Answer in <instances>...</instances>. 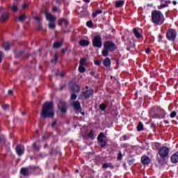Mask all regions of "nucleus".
I'll use <instances>...</instances> for the list:
<instances>
[{
    "mask_svg": "<svg viewBox=\"0 0 178 178\" xmlns=\"http://www.w3.org/2000/svg\"><path fill=\"white\" fill-rule=\"evenodd\" d=\"M41 115L42 118H54L55 116L54 103L52 102H46L44 103Z\"/></svg>",
    "mask_w": 178,
    "mask_h": 178,
    "instance_id": "nucleus-1",
    "label": "nucleus"
},
{
    "mask_svg": "<svg viewBox=\"0 0 178 178\" xmlns=\"http://www.w3.org/2000/svg\"><path fill=\"white\" fill-rule=\"evenodd\" d=\"M116 49V45L113 42L107 41L104 43V49L102 51L103 56H108L109 52L115 51Z\"/></svg>",
    "mask_w": 178,
    "mask_h": 178,
    "instance_id": "nucleus-2",
    "label": "nucleus"
},
{
    "mask_svg": "<svg viewBox=\"0 0 178 178\" xmlns=\"http://www.w3.org/2000/svg\"><path fill=\"white\" fill-rule=\"evenodd\" d=\"M152 20L154 24H162L163 23V15L159 11H153L152 13Z\"/></svg>",
    "mask_w": 178,
    "mask_h": 178,
    "instance_id": "nucleus-3",
    "label": "nucleus"
},
{
    "mask_svg": "<svg viewBox=\"0 0 178 178\" xmlns=\"http://www.w3.org/2000/svg\"><path fill=\"white\" fill-rule=\"evenodd\" d=\"M92 43L94 47L97 48H102V39L101 38V35H96L94 37Z\"/></svg>",
    "mask_w": 178,
    "mask_h": 178,
    "instance_id": "nucleus-4",
    "label": "nucleus"
},
{
    "mask_svg": "<svg viewBox=\"0 0 178 178\" xmlns=\"http://www.w3.org/2000/svg\"><path fill=\"white\" fill-rule=\"evenodd\" d=\"M159 154L161 158H167L169 155V148L163 147L159 150Z\"/></svg>",
    "mask_w": 178,
    "mask_h": 178,
    "instance_id": "nucleus-5",
    "label": "nucleus"
},
{
    "mask_svg": "<svg viewBox=\"0 0 178 178\" xmlns=\"http://www.w3.org/2000/svg\"><path fill=\"white\" fill-rule=\"evenodd\" d=\"M167 38L170 41H173L176 38V31L171 29L167 33Z\"/></svg>",
    "mask_w": 178,
    "mask_h": 178,
    "instance_id": "nucleus-6",
    "label": "nucleus"
},
{
    "mask_svg": "<svg viewBox=\"0 0 178 178\" xmlns=\"http://www.w3.org/2000/svg\"><path fill=\"white\" fill-rule=\"evenodd\" d=\"M72 106L77 113H79V112H81V106L80 105V102L77 101L72 102Z\"/></svg>",
    "mask_w": 178,
    "mask_h": 178,
    "instance_id": "nucleus-7",
    "label": "nucleus"
},
{
    "mask_svg": "<svg viewBox=\"0 0 178 178\" xmlns=\"http://www.w3.org/2000/svg\"><path fill=\"white\" fill-rule=\"evenodd\" d=\"M45 16L49 23H54L56 20V17L48 12H45Z\"/></svg>",
    "mask_w": 178,
    "mask_h": 178,
    "instance_id": "nucleus-8",
    "label": "nucleus"
},
{
    "mask_svg": "<svg viewBox=\"0 0 178 178\" xmlns=\"http://www.w3.org/2000/svg\"><path fill=\"white\" fill-rule=\"evenodd\" d=\"M9 19V13L0 11V22H5Z\"/></svg>",
    "mask_w": 178,
    "mask_h": 178,
    "instance_id": "nucleus-9",
    "label": "nucleus"
},
{
    "mask_svg": "<svg viewBox=\"0 0 178 178\" xmlns=\"http://www.w3.org/2000/svg\"><path fill=\"white\" fill-rule=\"evenodd\" d=\"M97 140L99 143H102V147H105L106 141H105V136L104 135V134L101 133L99 135Z\"/></svg>",
    "mask_w": 178,
    "mask_h": 178,
    "instance_id": "nucleus-10",
    "label": "nucleus"
},
{
    "mask_svg": "<svg viewBox=\"0 0 178 178\" xmlns=\"http://www.w3.org/2000/svg\"><path fill=\"white\" fill-rule=\"evenodd\" d=\"M15 149L17 155L20 156L24 154V146L23 145H17Z\"/></svg>",
    "mask_w": 178,
    "mask_h": 178,
    "instance_id": "nucleus-11",
    "label": "nucleus"
},
{
    "mask_svg": "<svg viewBox=\"0 0 178 178\" xmlns=\"http://www.w3.org/2000/svg\"><path fill=\"white\" fill-rule=\"evenodd\" d=\"M133 32L136 38H141V29L135 28L134 29Z\"/></svg>",
    "mask_w": 178,
    "mask_h": 178,
    "instance_id": "nucleus-12",
    "label": "nucleus"
},
{
    "mask_svg": "<svg viewBox=\"0 0 178 178\" xmlns=\"http://www.w3.org/2000/svg\"><path fill=\"white\" fill-rule=\"evenodd\" d=\"M92 94H94L93 90H86V92H83V95L85 97V98H90Z\"/></svg>",
    "mask_w": 178,
    "mask_h": 178,
    "instance_id": "nucleus-13",
    "label": "nucleus"
},
{
    "mask_svg": "<svg viewBox=\"0 0 178 178\" xmlns=\"http://www.w3.org/2000/svg\"><path fill=\"white\" fill-rule=\"evenodd\" d=\"M58 109L61 111L62 113H65L66 112V104L65 103H60L58 104Z\"/></svg>",
    "mask_w": 178,
    "mask_h": 178,
    "instance_id": "nucleus-14",
    "label": "nucleus"
},
{
    "mask_svg": "<svg viewBox=\"0 0 178 178\" xmlns=\"http://www.w3.org/2000/svg\"><path fill=\"white\" fill-rule=\"evenodd\" d=\"M171 161L172 163H177L178 162V152L175 153L172 156H171Z\"/></svg>",
    "mask_w": 178,
    "mask_h": 178,
    "instance_id": "nucleus-15",
    "label": "nucleus"
},
{
    "mask_svg": "<svg viewBox=\"0 0 178 178\" xmlns=\"http://www.w3.org/2000/svg\"><path fill=\"white\" fill-rule=\"evenodd\" d=\"M141 161H142V163L144 164V165H148V163H149V162H151V160L148 158V156H143L142 158H141Z\"/></svg>",
    "mask_w": 178,
    "mask_h": 178,
    "instance_id": "nucleus-16",
    "label": "nucleus"
},
{
    "mask_svg": "<svg viewBox=\"0 0 178 178\" xmlns=\"http://www.w3.org/2000/svg\"><path fill=\"white\" fill-rule=\"evenodd\" d=\"M161 4L159 6V9H162V8H166L169 3H170V1H165V0H161Z\"/></svg>",
    "mask_w": 178,
    "mask_h": 178,
    "instance_id": "nucleus-17",
    "label": "nucleus"
},
{
    "mask_svg": "<svg viewBox=\"0 0 178 178\" xmlns=\"http://www.w3.org/2000/svg\"><path fill=\"white\" fill-rule=\"evenodd\" d=\"M15 20L17 22H23L24 20H26V15H21L18 17H16Z\"/></svg>",
    "mask_w": 178,
    "mask_h": 178,
    "instance_id": "nucleus-18",
    "label": "nucleus"
},
{
    "mask_svg": "<svg viewBox=\"0 0 178 178\" xmlns=\"http://www.w3.org/2000/svg\"><path fill=\"white\" fill-rule=\"evenodd\" d=\"M68 23L69 22H67V20L65 19H61L58 22V26H67Z\"/></svg>",
    "mask_w": 178,
    "mask_h": 178,
    "instance_id": "nucleus-19",
    "label": "nucleus"
},
{
    "mask_svg": "<svg viewBox=\"0 0 178 178\" xmlns=\"http://www.w3.org/2000/svg\"><path fill=\"white\" fill-rule=\"evenodd\" d=\"M80 45H81V47H87L88 45H90V42L86 40H82L79 42Z\"/></svg>",
    "mask_w": 178,
    "mask_h": 178,
    "instance_id": "nucleus-20",
    "label": "nucleus"
},
{
    "mask_svg": "<svg viewBox=\"0 0 178 178\" xmlns=\"http://www.w3.org/2000/svg\"><path fill=\"white\" fill-rule=\"evenodd\" d=\"M10 9H11L12 12H17V10H19V7L17 6V5L16 3H14L13 5H12L10 6Z\"/></svg>",
    "mask_w": 178,
    "mask_h": 178,
    "instance_id": "nucleus-21",
    "label": "nucleus"
},
{
    "mask_svg": "<svg viewBox=\"0 0 178 178\" xmlns=\"http://www.w3.org/2000/svg\"><path fill=\"white\" fill-rule=\"evenodd\" d=\"M104 66H106V67H108V66H110L111 65V59H109V58H106L104 60Z\"/></svg>",
    "mask_w": 178,
    "mask_h": 178,
    "instance_id": "nucleus-22",
    "label": "nucleus"
},
{
    "mask_svg": "<svg viewBox=\"0 0 178 178\" xmlns=\"http://www.w3.org/2000/svg\"><path fill=\"white\" fill-rule=\"evenodd\" d=\"M124 3V1L120 0L115 2V6L116 8H120L121 6H123Z\"/></svg>",
    "mask_w": 178,
    "mask_h": 178,
    "instance_id": "nucleus-23",
    "label": "nucleus"
},
{
    "mask_svg": "<svg viewBox=\"0 0 178 178\" xmlns=\"http://www.w3.org/2000/svg\"><path fill=\"white\" fill-rule=\"evenodd\" d=\"M87 65V59L81 58L79 63L80 66H86Z\"/></svg>",
    "mask_w": 178,
    "mask_h": 178,
    "instance_id": "nucleus-24",
    "label": "nucleus"
},
{
    "mask_svg": "<svg viewBox=\"0 0 178 178\" xmlns=\"http://www.w3.org/2000/svg\"><path fill=\"white\" fill-rule=\"evenodd\" d=\"M22 175H24V176L29 175V169L27 168H22L21 170Z\"/></svg>",
    "mask_w": 178,
    "mask_h": 178,
    "instance_id": "nucleus-25",
    "label": "nucleus"
},
{
    "mask_svg": "<svg viewBox=\"0 0 178 178\" xmlns=\"http://www.w3.org/2000/svg\"><path fill=\"white\" fill-rule=\"evenodd\" d=\"M3 48L5 51H9V49L10 48V44H9V42L4 43Z\"/></svg>",
    "mask_w": 178,
    "mask_h": 178,
    "instance_id": "nucleus-26",
    "label": "nucleus"
},
{
    "mask_svg": "<svg viewBox=\"0 0 178 178\" xmlns=\"http://www.w3.org/2000/svg\"><path fill=\"white\" fill-rule=\"evenodd\" d=\"M78 70L80 73H84L86 72V67H84V65H79Z\"/></svg>",
    "mask_w": 178,
    "mask_h": 178,
    "instance_id": "nucleus-27",
    "label": "nucleus"
},
{
    "mask_svg": "<svg viewBox=\"0 0 178 178\" xmlns=\"http://www.w3.org/2000/svg\"><path fill=\"white\" fill-rule=\"evenodd\" d=\"M73 91L74 92H79V91H80V86H79L78 85L74 86Z\"/></svg>",
    "mask_w": 178,
    "mask_h": 178,
    "instance_id": "nucleus-28",
    "label": "nucleus"
},
{
    "mask_svg": "<svg viewBox=\"0 0 178 178\" xmlns=\"http://www.w3.org/2000/svg\"><path fill=\"white\" fill-rule=\"evenodd\" d=\"M101 13H102V10H97L96 12L92 13V16H93V17H97V15H101Z\"/></svg>",
    "mask_w": 178,
    "mask_h": 178,
    "instance_id": "nucleus-29",
    "label": "nucleus"
},
{
    "mask_svg": "<svg viewBox=\"0 0 178 178\" xmlns=\"http://www.w3.org/2000/svg\"><path fill=\"white\" fill-rule=\"evenodd\" d=\"M62 46V42H56L54 44V48H59V47Z\"/></svg>",
    "mask_w": 178,
    "mask_h": 178,
    "instance_id": "nucleus-30",
    "label": "nucleus"
},
{
    "mask_svg": "<svg viewBox=\"0 0 178 178\" xmlns=\"http://www.w3.org/2000/svg\"><path fill=\"white\" fill-rule=\"evenodd\" d=\"M144 129V126L143 125V123H139L138 125V131H141Z\"/></svg>",
    "mask_w": 178,
    "mask_h": 178,
    "instance_id": "nucleus-31",
    "label": "nucleus"
},
{
    "mask_svg": "<svg viewBox=\"0 0 178 178\" xmlns=\"http://www.w3.org/2000/svg\"><path fill=\"white\" fill-rule=\"evenodd\" d=\"M49 27L51 29V30H54V29H55V22H49Z\"/></svg>",
    "mask_w": 178,
    "mask_h": 178,
    "instance_id": "nucleus-32",
    "label": "nucleus"
},
{
    "mask_svg": "<svg viewBox=\"0 0 178 178\" xmlns=\"http://www.w3.org/2000/svg\"><path fill=\"white\" fill-rule=\"evenodd\" d=\"M89 138H91V140H94V138H95V136H94V133L92 131L89 133Z\"/></svg>",
    "mask_w": 178,
    "mask_h": 178,
    "instance_id": "nucleus-33",
    "label": "nucleus"
},
{
    "mask_svg": "<svg viewBox=\"0 0 178 178\" xmlns=\"http://www.w3.org/2000/svg\"><path fill=\"white\" fill-rule=\"evenodd\" d=\"M22 9H27V8H29V3H24L22 5Z\"/></svg>",
    "mask_w": 178,
    "mask_h": 178,
    "instance_id": "nucleus-34",
    "label": "nucleus"
},
{
    "mask_svg": "<svg viewBox=\"0 0 178 178\" xmlns=\"http://www.w3.org/2000/svg\"><path fill=\"white\" fill-rule=\"evenodd\" d=\"M2 108L4 111H8L9 109V105L8 104H4V105H3Z\"/></svg>",
    "mask_w": 178,
    "mask_h": 178,
    "instance_id": "nucleus-35",
    "label": "nucleus"
},
{
    "mask_svg": "<svg viewBox=\"0 0 178 178\" xmlns=\"http://www.w3.org/2000/svg\"><path fill=\"white\" fill-rule=\"evenodd\" d=\"M76 98H77V95H76V94H74V93H72V94L71 95V99H72V101H74V99H76Z\"/></svg>",
    "mask_w": 178,
    "mask_h": 178,
    "instance_id": "nucleus-36",
    "label": "nucleus"
},
{
    "mask_svg": "<svg viewBox=\"0 0 178 178\" xmlns=\"http://www.w3.org/2000/svg\"><path fill=\"white\" fill-rule=\"evenodd\" d=\"M99 108L101 109V111H104V109L106 108V106H105V104H101L99 106Z\"/></svg>",
    "mask_w": 178,
    "mask_h": 178,
    "instance_id": "nucleus-37",
    "label": "nucleus"
},
{
    "mask_svg": "<svg viewBox=\"0 0 178 178\" xmlns=\"http://www.w3.org/2000/svg\"><path fill=\"white\" fill-rule=\"evenodd\" d=\"M33 147L35 149H40V146H37V143H33Z\"/></svg>",
    "mask_w": 178,
    "mask_h": 178,
    "instance_id": "nucleus-38",
    "label": "nucleus"
},
{
    "mask_svg": "<svg viewBox=\"0 0 178 178\" xmlns=\"http://www.w3.org/2000/svg\"><path fill=\"white\" fill-rule=\"evenodd\" d=\"M88 27H91V26H92V22L91 21H88L87 23H86Z\"/></svg>",
    "mask_w": 178,
    "mask_h": 178,
    "instance_id": "nucleus-39",
    "label": "nucleus"
},
{
    "mask_svg": "<svg viewBox=\"0 0 178 178\" xmlns=\"http://www.w3.org/2000/svg\"><path fill=\"white\" fill-rule=\"evenodd\" d=\"M95 64L97 65V66H99V65H101V61L96 60H95Z\"/></svg>",
    "mask_w": 178,
    "mask_h": 178,
    "instance_id": "nucleus-40",
    "label": "nucleus"
},
{
    "mask_svg": "<svg viewBox=\"0 0 178 178\" xmlns=\"http://www.w3.org/2000/svg\"><path fill=\"white\" fill-rule=\"evenodd\" d=\"M175 117H176V112L174 111V112L171 113L170 118H173Z\"/></svg>",
    "mask_w": 178,
    "mask_h": 178,
    "instance_id": "nucleus-41",
    "label": "nucleus"
},
{
    "mask_svg": "<svg viewBox=\"0 0 178 178\" xmlns=\"http://www.w3.org/2000/svg\"><path fill=\"white\" fill-rule=\"evenodd\" d=\"M34 19L37 20V22H41V18L38 17H34Z\"/></svg>",
    "mask_w": 178,
    "mask_h": 178,
    "instance_id": "nucleus-42",
    "label": "nucleus"
},
{
    "mask_svg": "<svg viewBox=\"0 0 178 178\" xmlns=\"http://www.w3.org/2000/svg\"><path fill=\"white\" fill-rule=\"evenodd\" d=\"M8 95H12V94H13V90H8Z\"/></svg>",
    "mask_w": 178,
    "mask_h": 178,
    "instance_id": "nucleus-43",
    "label": "nucleus"
},
{
    "mask_svg": "<svg viewBox=\"0 0 178 178\" xmlns=\"http://www.w3.org/2000/svg\"><path fill=\"white\" fill-rule=\"evenodd\" d=\"M67 51V48L61 50L62 54H65Z\"/></svg>",
    "mask_w": 178,
    "mask_h": 178,
    "instance_id": "nucleus-44",
    "label": "nucleus"
},
{
    "mask_svg": "<svg viewBox=\"0 0 178 178\" xmlns=\"http://www.w3.org/2000/svg\"><path fill=\"white\" fill-rule=\"evenodd\" d=\"M56 124V121H54L52 124H51V127H55Z\"/></svg>",
    "mask_w": 178,
    "mask_h": 178,
    "instance_id": "nucleus-45",
    "label": "nucleus"
},
{
    "mask_svg": "<svg viewBox=\"0 0 178 178\" xmlns=\"http://www.w3.org/2000/svg\"><path fill=\"white\" fill-rule=\"evenodd\" d=\"M2 52L0 51V63L2 62Z\"/></svg>",
    "mask_w": 178,
    "mask_h": 178,
    "instance_id": "nucleus-46",
    "label": "nucleus"
},
{
    "mask_svg": "<svg viewBox=\"0 0 178 178\" xmlns=\"http://www.w3.org/2000/svg\"><path fill=\"white\" fill-rule=\"evenodd\" d=\"M60 77H65V72H60Z\"/></svg>",
    "mask_w": 178,
    "mask_h": 178,
    "instance_id": "nucleus-47",
    "label": "nucleus"
},
{
    "mask_svg": "<svg viewBox=\"0 0 178 178\" xmlns=\"http://www.w3.org/2000/svg\"><path fill=\"white\" fill-rule=\"evenodd\" d=\"M149 52H151V49H149V48L146 49V54H149Z\"/></svg>",
    "mask_w": 178,
    "mask_h": 178,
    "instance_id": "nucleus-48",
    "label": "nucleus"
},
{
    "mask_svg": "<svg viewBox=\"0 0 178 178\" xmlns=\"http://www.w3.org/2000/svg\"><path fill=\"white\" fill-rule=\"evenodd\" d=\"M56 10H58V8L57 7H54L53 8V12H56Z\"/></svg>",
    "mask_w": 178,
    "mask_h": 178,
    "instance_id": "nucleus-49",
    "label": "nucleus"
},
{
    "mask_svg": "<svg viewBox=\"0 0 178 178\" xmlns=\"http://www.w3.org/2000/svg\"><path fill=\"white\" fill-rule=\"evenodd\" d=\"M109 165L108 164H104L103 168H108Z\"/></svg>",
    "mask_w": 178,
    "mask_h": 178,
    "instance_id": "nucleus-50",
    "label": "nucleus"
},
{
    "mask_svg": "<svg viewBox=\"0 0 178 178\" xmlns=\"http://www.w3.org/2000/svg\"><path fill=\"white\" fill-rule=\"evenodd\" d=\"M95 72H90V76H95Z\"/></svg>",
    "mask_w": 178,
    "mask_h": 178,
    "instance_id": "nucleus-51",
    "label": "nucleus"
},
{
    "mask_svg": "<svg viewBox=\"0 0 178 178\" xmlns=\"http://www.w3.org/2000/svg\"><path fill=\"white\" fill-rule=\"evenodd\" d=\"M172 3H173V5H177V2L176 1H174L172 2Z\"/></svg>",
    "mask_w": 178,
    "mask_h": 178,
    "instance_id": "nucleus-52",
    "label": "nucleus"
},
{
    "mask_svg": "<svg viewBox=\"0 0 178 178\" xmlns=\"http://www.w3.org/2000/svg\"><path fill=\"white\" fill-rule=\"evenodd\" d=\"M56 60H58V57L55 56V62H56Z\"/></svg>",
    "mask_w": 178,
    "mask_h": 178,
    "instance_id": "nucleus-53",
    "label": "nucleus"
},
{
    "mask_svg": "<svg viewBox=\"0 0 178 178\" xmlns=\"http://www.w3.org/2000/svg\"><path fill=\"white\" fill-rule=\"evenodd\" d=\"M83 1L84 2H87V3L90 2V0H83Z\"/></svg>",
    "mask_w": 178,
    "mask_h": 178,
    "instance_id": "nucleus-54",
    "label": "nucleus"
},
{
    "mask_svg": "<svg viewBox=\"0 0 178 178\" xmlns=\"http://www.w3.org/2000/svg\"><path fill=\"white\" fill-rule=\"evenodd\" d=\"M120 156H122V153L121 152H120V156L118 157L119 159H120Z\"/></svg>",
    "mask_w": 178,
    "mask_h": 178,
    "instance_id": "nucleus-55",
    "label": "nucleus"
},
{
    "mask_svg": "<svg viewBox=\"0 0 178 178\" xmlns=\"http://www.w3.org/2000/svg\"><path fill=\"white\" fill-rule=\"evenodd\" d=\"M39 29H41V24H39Z\"/></svg>",
    "mask_w": 178,
    "mask_h": 178,
    "instance_id": "nucleus-56",
    "label": "nucleus"
},
{
    "mask_svg": "<svg viewBox=\"0 0 178 178\" xmlns=\"http://www.w3.org/2000/svg\"><path fill=\"white\" fill-rule=\"evenodd\" d=\"M22 115H26V113H22Z\"/></svg>",
    "mask_w": 178,
    "mask_h": 178,
    "instance_id": "nucleus-57",
    "label": "nucleus"
},
{
    "mask_svg": "<svg viewBox=\"0 0 178 178\" xmlns=\"http://www.w3.org/2000/svg\"><path fill=\"white\" fill-rule=\"evenodd\" d=\"M82 115H84V113H82Z\"/></svg>",
    "mask_w": 178,
    "mask_h": 178,
    "instance_id": "nucleus-58",
    "label": "nucleus"
}]
</instances>
